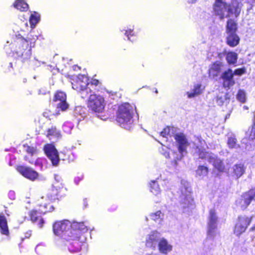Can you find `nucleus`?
Masks as SVG:
<instances>
[{
    "mask_svg": "<svg viewBox=\"0 0 255 255\" xmlns=\"http://www.w3.org/2000/svg\"><path fill=\"white\" fill-rule=\"evenodd\" d=\"M241 7L242 4L237 1H233L229 4L226 0H215L213 5L214 14L221 20L233 15L237 17L240 13Z\"/></svg>",
    "mask_w": 255,
    "mask_h": 255,
    "instance_id": "nucleus-1",
    "label": "nucleus"
},
{
    "mask_svg": "<svg viewBox=\"0 0 255 255\" xmlns=\"http://www.w3.org/2000/svg\"><path fill=\"white\" fill-rule=\"evenodd\" d=\"M196 146V152L200 158L204 159L212 164L219 172H224L225 166L222 160L214 153L205 151V141L201 137H197L194 141Z\"/></svg>",
    "mask_w": 255,
    "mask_h": 255,
    "instance_id": "nucleus-2",
    "label": "nucleus"
},
{
    "mask_svg": "<svg viewBox=\"0 0 255 255\" xmlns=\"http://www.w3.org/2000/svg\"><path fill=\"white\" fill-rule=\"evenodd\" d=\"M135 108L134 106L126 103L119 107L117 121L120 126L124 128L129 130L133 125V119Z\"/></svg>",
    "mask_w": 255,
    "mask_h": 255,
    "instance_id": "nucleus-3",
    "label": "nucleus"
},
{
    "mask_svg": "<svg viewBox=\"0 0 255 255\" xmlns=\"http://www.w3.org/2000/svg\"><path fill=\"white\" fill-rule=\"evenodd\" d=\"M10 48L15 58L22 63H28L31 56V49L28 47L27 40L21 36L17 37Z\"/></svg>",
    "mask_w": 255,
    "mask_h": 255,
    "instance_id": "nucleus-4",
    "label": "nucleus"
},
{
    "mask_svg": "<svg viewBox=\"0 0 255 255\" xmlns=\"http://www.w3.org/2000/svg\"><path fill=\"white\" fill-rule=\"evenodd\" d=\"M71 228L72 223L68 220L56 222L53 225L54 234L64 240H68L70 237H72L73 232Z\"/></svg>",
    "mask_w": 255,
    "mask_h": 255,
    "instance_id": "nucleus-5",
    "label": "nucleus"
},
{
    "mask_svg": "<svg viewBox=\"0 0 255 255\" xmlns=\"http://www.w3.org/2000/svg\"><path fill=\"white\" fill-rule=\"evenodd\" d=\"M87 97H89L87 105L89 109L96 113H102L106 106L104 98L99 94H94L92 91Z\"/></svg>",
    "mask_w": 255,
    "mask_h": 255,
    "instance_id": "nucleus-6",
    "label": "nucleus"
},
{
    "mask_svg": "<svg viewBox=\"0 0 255 255\" xmlns=\"http://www.w3.org/2000/svg\"><path fill=\"white\" fill-rule=\"evenodd\" d=\"M58 193L57 189L53 187L46 196H42L38 199L39 205L40 207L43 208V209H40L39 210L41 213H45L53 210V207L52 206H49V209L48 208V206L50 205L51 202L56 200Z\"/></svg>",
    "mask_w": 255,
    "mask_h": 255,
    "instance_id": "nucleus-7",
    "label": "nucleus"
},
{
    "mask_svg": "<svg viewBox=\"0 0 255 255\" xmlns=\"http://www.w3.org/2000/svg\"><path fill=\"white\" fill-rule=\"evenodd\" d=\"M72 88L80 92L81 97L83 99L87 98L89 93H91V89L88 87V79L84 75H79L76 77V81L72 83Z\"/></svg>",
    "mask_w": 255,
    "mask_h": 255,
    "instance_id": "nucleus-8",
    "label": "nucleus"
},
{
    "mask_svg": "<svg viewBox=\"0 0 255 255\" xmlns=\"http://www.w3.org/2000/svg\"><path fill=\"white\" fill-rule=\"evenodd\" d=\"M218 217L214 209H211L209 211L207 221V239L204 243L207 246L208 242L212 241L215 236L216 229L217 227Z\"/></svg>",
    "mask_w": 255,
    "mask_h": 255,
    "instance_id": "nucleus-9",
    "label": "nucleus"
},
{
    "mask_svg": "<svg viewBox=\"0 0 255 255\" xmlns=\"http://www.w3.org/2000/svg\"><path fill=\"white\" fill-rule=\"evenodd\" d=\"M181 194L180 196L181 208L184 212H188L194 207V201L191 195V188L189 187H184L181 189Z\"/></svg>",
    "mask_w": 255,
    "mask_h": 255,
    "instance_id": "nucleus-10",
    "label": "nucleus"
},
{
    "mask_svg": "<svg viewBox=\"0 0 255 255\" xmlns=\"http://www.w3.org/2000/svg\"><path fill=\"white\" fill-rule=\"evenodd\" d=\"M16 169L23 176L32 181L35 180L43 181L46 180L45 176L39 174L32 168L24 166H18L17 167Z\"/></svg>",
    "mask_w": 255,
    "mask_h": 255,
    "instance_id": "nucleus-11",
    "label": "nucleus"
},
{
    "mask_svg": "<svg viewBox=\"0 0 255 255\" xmlns=\"http://www.w3.org/2000/svg\"><path fill=\"white\" fill-rule=\"evenodd\" d=\"M66 94L62 91H57L55 94L53 101L57 110L53 114L54 115H59L60 111L65 112L68 109L69 104L66 101Z\"/></svg>",
    "mask_w": 255,
    "mask_h": 255,
    "instance_id": "nucleus-12",
    "label": "nucleus"
},
{
    "mask_svg": "<svg viewBox=\"0 0 255 255\" xmlns=\"http://www.w3.org/2000/svg\"><path fill=\"white\" fill-rule=\"evenodd\" d=\"M251 219V218L245 216L239 217L235 227L234 234L239 236L245 232L248 226L250 225Z\"/></svg>",
    "mask_w": 255,
    "mask_h": 255,
    "instance_id": "nucleus-13",
    "label": "nucleus"
},
{
    "mask_svg": "<svg viewBox=\"0 0 255 255\" xmlns=\"http://www.w3.org/2000/svg\"><path fill=\"white\" fill-rule=\"evenodd\" d=\"M44 150L45 154L50 160L53 166H57L59 162V157L57 150L51 144L45 145Z\"/></svg>",
    "mask_w": 255,
    "mask_h": 255,
    "instance_id": "nucleus-14",
    "label": "nucleus"
},
{
    "mask_svg": "<svg viewBox=\"0 0 255 255\" xmlns=\"http://www.w3.org/2000/svg\"><path fill=\"white\" fill-rule=\"evenodd\" d=\"M80 240V237L72 236V237L69 238V240H66L67 243L65 245L68 247V249L70 252H78L81 250L82 246L84 245V244Z\"/></svg>",
    "mask_w": 255,
    "mask_h": 255,
    "instance_id": "nucleus-15",
    "label": "nucleus"
},
{
    "mask_svg": "<svg viewBox=\"0 0 255 255\" xmlns=\"http://www.w3.org/2000/svg\"><path fill=\"white\" fill-rule=\"evenodd\" d=\"M161 238V235L159 232L156 231L151 232L146 237V247L155 250L157 247L158 244Z\"/></svg>",
    "mask_w": 255,
    "mask_h": 255,
    "instance_id": "nucleus-16",
    "label": "nucleus"
},
{
    "mask_svg": "<svg viewBox=\"0 0 255 255\" xmlns=\"http://www.w3.org/2000/svg\"><path fill=\"white\" fill-rule=\"evenodd\" d=\"M174 138L176 142L178 151H186L189 143L185 135L183 133H177L175 134Z\"/></svg>",
    "mask_w": 255,
    "mask_h": 255,
    "instance_id": "nucleus-17",
    "label": "nucleus"
},
{
    "mask_svg": "<svg viewBox=\"0 0 255 255\" xmlns=\"http://www.w3.org/2000/svg\"><path fill=\"white\" fill-rule=\"evenodd\" d=\"M255 197V189H252L249 192L244 194L239 201L241 208L244 210L251 203L252 200Z\"/></svg>",
    "mask_w": 255,
    "mask_h": 255,
    "instance_id": "nucleus-18",
    "label": "nucleus"
},
{
    "mask_svg": "<svg viewBox=\"0 0 255 255\" xmlns=\"http://www.w3.org/2000/svg\"><path fill=\"white\" fill-rule=\"evenodd\" d=\"M233 76L234 73L231 69H228L222 73L221 78L223 80V86L224 87L230 88L235 84Z\"/></svg>",
    "mask_w": 255,
    "mask_h": 255,
    "instance_id": "nucleus-19",
    "label": "nucleus"
},
{
    "mask_svg": "<svg viewBox=\"0 0 255 255\" xmlns=\"http://www.w3.org/2000/svg\"><path fill=\"white\" fill-rule=\"evenodd\" d=\"M224 64L220 61L215 62L209 69V76L214 78L217 77L223 69Z\"/></svg>",
    "mask_w": 255,
    "mask_h": 255,
    "instance_id": "nucleus-20",
    "label": "nucleus"
},
{
    "mask_svg": "<svg viewBox=\"0 0 255 255\" xmlns=\"http://www.w3.org/2000/svg\"><path fill=\"white\" fill-rule=\"evenodd\" d=\"M245 167L242 163L236 164L231 168L230 173L231 175L236 179H239L245 173Z\"/></svg>",
    "mask_w": 255,
    "mask_h": 255,
    "instance_id": "nucleus-21",
    "label": "nucleus"
},
{
    "mask_svg": "<svg viewBox=\"0 0 255 255\" xmlns=\"http://www.w3.org/2000/svg\"><path fill=\"white\" fill-rule=\"evenodd\" d=\"M72 236L79 237L80 232H85L87 231V227L83 222H74L72 223Z\"/></svg>",
    "mask_w": 255,
    "mask_h": 255,
    "instance_id": "nucleus-22",
    "label": "nucleus"
},
{
    "mask_svg": "<svg viewBox=\"0 0 255 255\" xmlns=\"http://www.w3.org/2000/svg\"><path fill=\"white\" fill-rule=\"evenodd\" d=\"M227 145L230 149L237 150L240 148V145L238 142L236 135L233 133L227 134Z\"/></svg>",
    "mask_w": 255,
    "mask_h": 255,
    "instance_id": "nucleus-23",
    "label": "nucleus"
},
{
    "mask_svg": "<svg viewBox=\"0 0 255 255\" xmlns=\"http://www.w3.org/2000/svg\"><path fill=\"white\" fill-rule=\"evenodd\" d=\"M204 90V87L201 84L197 83L194 84L193 88L190 91L187 92L188 98H192L200 95Z\"/></svg>",
    "mask_w": 255,
    "mask_h": 255,
    "instance_id": "nucleus-24",
    "label": "nucleus"
},
{
    "mask_svg": "<svg viewBox=\"0 0 255 255\" xmlns=\"http://www.w3.org/2000/svg\"><path fill=\"white\" fill-rule=\"evenodd\" d=\"M216 101L217 104L220 106L224 105L227 106L230 101L229 94L224 92L219 93L217 95Z\"/></svg>",
    "mask_w": 255,
    "mask_h": 255,
    "instance_id": "nucleus-25",
    "label": "nucleus"
},
{
    "mask_svg": "<svg viewBox=\"0 0 255 255\" xmlns=\"http://www.w3.org/2000/svg\"><path fill=\"white\" fill-rule=\"evenodd\" d=\"M157 247L160 252L163 254H167L172 249V246L163 238H161Z\"/></svg>",
    "mask_w": 255,
    "mask_h": 255,
    "instance_id": "nucleus-26",
    "label": "nucleus"
},
{
    "mask_svg": "<svg viewBox=\"0 0 255 255\" xmlns=\"http://www.w3.org/2000/svg\"><path fill=\"white\" fill-rule=\"evenodd\" d=\"M86 109L82 106H76L74 111L73 116L78 123L82 121L86 116Z\"/></svg>",
    "mask_w": 255,
    "mask_h": 255,
    "instance_id": "nucleus-27",
    "label": "nucleus"
},
{
    "mask_svg": "<svg viewBox=\"0 0 255 255\" xmlns=\"http://www.w3.org/2000/svg\"><path fill=\"white\" fill-rule=\"evenodd\" d=\"M46 136L50 140H55L61 137L60 131L58 130L55 126H52L47 130Z\"/></svg>",
    "mask_w": 255,
    "mask_h": 255,
    "instance_id": "nucleus-28",
    "label": "nucleus"
},
{
    "mask_svg": "<svg viewBox=\"0 0 255 255\" xmlns=\"http://www.w3.org/2000/svg\"><path fill=\"white\" fill-rule=\"evenodd\" d=\"M239 41L240 38L236 33L227 34V43L229 46L235 47L239 44Z\"/></svg>",
    "mask_w": 255,
    "mask_h": 255,
    "instance_id": "nucleus-29",
    "label": "nucleus"
},
{
    "mask_svg": "<svg viewBox=\"0 0 255 255\" xmlns=\"http://www.w3.org/2000/svg\"><path fill=\"white\" fill-rule=\"evenodd\" d=\"M0 230L1 233L7 235L9 233L6 219L3 214H0Z\"/></svg>",
    "mask_w": 255,
    "mask_h": 255,
    "instance_id": "nucleus-30",
    "label": "nucleus"
},
{
    "mask_svg": "<svg viewBox=\"0 0 255 255\" xmlns=\"http://www.w3.org/2000/svg\"><path fill=\"white\" fill-rule=\"evenodd\" d=\"M237 30V24L234 20L230 18L228 19L226 25V32L229 33H235Z\"/></svg>",
    "mask_w": 255,
    "mask_h": 255,
    "instance_id": "nucleus-31",
    "label": "nucleus"
},
{
    "mask_svg": "<svg viewBox=\"0 0 255 255\" xmlns=\"http://www.w3.org/2000/svg\"><path fill=\"white\" fill-rule=\"evenodd\" d=\"M13 6L21 11H26L28 9V5L24 0H16Z\"/></svg>",
    "mask_w": 255,
    "mask_h": 255,
    "instance_id": "nucleus-32",
    "label": "nucleus"
},
{
    "mask_svg": "<svg viewBox=\"0 0 255 255\" xmlns=\"http://www.w3.org/2000/svg\"><path fill=\"white\" fill-rule=\"evenodd\" d=\"M29 216L30 217V220L32 222H38V224L39 225V227L41 228L42 227V225L44 223L43 220L40 218L37 215V212L36 211L33 210L30 212L29 213Z\"/></svg>",
    "mask_w": 255,
    "mask_h": 255,
    "instance_id": "nucleus-33",
    "label": "nucleus"
},
{
    "mask_svg": "<svg viewBox=\"0 0 255 255\" xmlns=\"http://www.w3.org/2000/svg\"><path fill=\"white\" fill-rule=\"evenodd\" d=\"M121 31L124 33L129 41H132L131 37L135 36L133 26L128 27L127 29H121Z\"/></svg>",
    "mask_w": 255,
    "mask_h": 255,
    "instance_id": "nucleus-34",
    "label": "nucleus"
},
{
    "mask_svg": "<svg viewBox=\"0 0 255 255\" xmlns=\"http://www.w3.org/2000/svg\"><path fill=\"white\" fill-rule=\"evenodd\" d=\"M208 173V169L206 166L200 165L198 166L196 171V176L200 178H203L207 176Z\"/></svg>",
    "mask_w": 255,
    "mask_h": 255,
    "instance_id": "nucleus-35",
    "label": "nucleus"
},
{
    "mask_svg": "<svg viewBox=\"0 0 255 255\" xmlns=\"http://www.w3.org/2000/svg\"><path fill=\"white\" fill-rule=\"evenodd\" d=\"M238 55L234 52H229L226 55V60L230 64H234L237 62Z\"/></svg>",
    "mask_w": 255,
    "mask_h": 255,
    "instance_id": "nucleus-36",
    "label": "nucleus"
},
{
    "mask_svg": "<svg viewBox=\"0 0 255 255\" xmlns=\"http://www.w3.org/2000/svg\"><path fill=\"white\" fill-rule=\"evenodd\" d=\"M40 21V15L37 12H34L31 14L29 19V22L31 25V27L33 28L35 25Z\"/></svg>",
    "mask_w": 255,
    "mask_h": 255,
    "instance_id": "nucleus-37",
    "label": "nucleus"
},
{
    "mask_svg": "<svg viewBox=\"0 0 255 255\" xmlns=\"http://www.w3.org/2000/svg\"><path fill=\"white\" fill-rule=\"evenodd\" d=\"M150 191L155 195L160 193V189L156 181L153 180L150 183Z\"/></svg>",
    "mask_w": 255,
    "mask_h": 255,
    "instance_id": "nucleus-38",
    "label": "nucleus"
},
{
    "mask_svg": "<svg viewBox=\"0 0 255 255\" xmlns=\"http://www.w3.org/2000/svg\"><path fill=\"white\" fill-rule=\"evenodd\" d=\"M149 217L152 220L160 223L163 219V214L160 211H158L154 213L150 214Z\"/></svg>",
    "mask_w": 255,
    "mask_h": 255,
    "instance_id": "nucleus-39",
    "label": "nucleus"
},
{
    "mask_svg": "<svg viewBox=\"0 0 255 255\" xmlns=\"http://www.w3.org/2000/svg\"><path fill=\"white\" fill-rule=\"evenodd\" d=\"M74 127V125L70 122H65L62 126V129L64 132L67 134H70L71 130Z\"/></svg>",
    "mask_w": 255,
    "mask_h": 255,
    "instance_id": "nucleus-40",
    "label": "nucleus"
},
{
    "mask_svg": "<svg viewBox=\"0 0 255 255\" xmlns=\"http://www.w3.org/2000/svg\"><path fill=\"white\" fill-rule=\"evenodd\" d=\"M237 99L241 103H245L246 100L245 92L244 90H239L237 95Z\"/></svg>",
    "mask_w": 255,
    "mask_h": 255,
    "instance_id": "nucleus-41",
    "label": "nucleus"
},
{
    "mask_svg": "<svg viewBox=\"0 0 255 255\" xmlns=\"http://www.w3.org/2000/svg\"><path fill=\"white\" fill-rule=\"evenodd\" d=\"M37 39V36H32L29 35L27 37V39H25L27 40L28 43V47L31 49L32 47H34L35 42Z\"/></svg>",
    "mask_w": 255,
    "mask_h": 255,
    "instance_id": "nucleus-42",
    "label": "nucleus"
},
{
    "mask_svg": "<svg viewBox=\"0 0 255 255\" xmlns=\"http://www.w3.org/2000/svg\"><path fill=\"white\" fill-rule=\"evenodd\" d=\"M187 153V151L181 152L180 151H178V153L176 154V156L174 157L175 164H177V161L181 160L183 156Z\"/></svg>",
    "mask_w": 255,
    "mask_h": 255,
    "instance_id": "nucleus-43",
    "label": "nucleus"
},
{
    "mask_svg": "<svg viewBox=\"0 0 255 255\" xmlns=\"http://www.w3.org/2000/svg\"><path fill=\"white\" fill-rule=\"evenodd\" d=\"M172 129L173 130V128H170L169 127H167L165 128L161 132L160 135L163 137H166L167 135L171 136L170 130Z\"/></svg>",
    "mask_w": 255,
    "mask_h": 255,
    "instance_id": "nucleus-44",
    "label": "nucleus"
},
{
    "mask_svg": "<svg viewBox=\"0 0 255 255\" xmlns=\"http://www.w3.org/2000/svg\"><path fill=\"white\" fill-rule=\"evenodd\" d=\"M35 252L38 255H42L45 250V247L41 244H39L35 248Z\"/></svg>",
    "mask_w": 255,
    "mask_h": 255,
    "instance_id": "nucleus-45",
    "label": "nucleus"
},
{
    "mask_svg": "<svg viewBox=\"0 0 255 255\" xmlns=\"http://www.w3.org/2000/svg\"><path fill=\"white\" fill-rule=\"evenodd\" d=\"M45 160L42 158H38L35 161V165L39 167L41 170H43V163L44 162Z\"/></svg>",
    "mask_w": 255,
    "mask_h": 255,
    "instance_id": "nucleus-46",
    "label": "nucleus"
},
{
    "mask_svg": "<svg viewBox=\"0 0 255 255\" xmlns=\"http://www.w3.org/2000/svg\"><path fill=\"white\" fill-rule=\"evenodd\" d=\"M249 132H250V135L249 138L250 139L253 140L255 138V123H254V126L252 127L251 130H249Z\"/></svg>",
    "mask_w": 255,
    "mask_h": 255,
    "instance_id": "nucleus-47",
    "label": "nucleus"
},
{
    "mask_svg": "<svg viewBox=\"0 0 255 255\" xmlns=\"http://www.w3.org/2000/svg\"><path fill=\"white\" fill-rule=\"evenodd\" d=\"M246 72L245 68H238L236 69L233 72L234 75L241 76Z\"/></svg>",
    "mask_w": 255,
    "mask_h": 255,
    "instance_id": "nucleus-48",
    "label": "nucleus"
},
{
    "mask_svg": "<svg viewBox=\"0 0 255 255\" xmlns=\"http://www.w3.org/2000/svg\"><path fill=\"white\" fill-rule=\"evenodd\" d=\"M99 81L98 80L93 79L91 81V83H88L89 85H88V86H89V87L91 88V87L93 86H97L99 84Z\"/></svg>",
    "mask_w": 255,
    "mask_h": 255,
    "instance_id": "nucleus-49",
    "label": "nucleus"
},
{
    "mask_svg": "<svg viewBox=\"0 0 255 255\" xmlns=\"http://www.w3.org/2000/svg\"><path fill=\"white\" fill-rule=\"evenodd\" d=\"M161 152H162V153L164 155V156L166 158L169 157V152L168 151V150L167 149L166 147L165 149L162 148V151H161Z\"/></svg>",
    "mask_w": 255,
    "mask_h": 255,
    "instance_id": "nucleus-50",
    "label": "nucleus"
},
{
    "mask_svg": "<svg viewBox=\"0 0 255 255\" xmlns=\"http://www.w3.org/2000/svg\"><path fill=\"white\" fill-rule=\"evenodd\" d=\"M8 196L11 200H14L15 198V192L13 191H10L8 192Z\"/></svg>",
    "mask_w": 255,
    "mask_h": 255,
    "instance_id": "nucleus-51",
    "label": "nucleus"
},
{
    "mask_svg": "<svg viewBox=\"0 0 255 255\" xmlns=\"http://www.w3.org/2000/svg\"><path fill=\"white\" fill-rule=\"evenodd\" d=\"M161 181V184L162 185V186H165L166 187V189H168V184H169V182L167 180H163L162 181Z\"/></svg>",
    "mask_w": 255,
    "mask_h": 255,
    "instance_id": "nucleus-52",
    "label": "nucleus"
},
{
    "mask_svg": "<svg viewBox=\"0 0 255 255\" xmlns=\"http://www.w3.org/2000/svg\"><path fill=\"white\" fill-rule=\"evenodd\" d=\"M49 93V92L45 90V89H40L38 91V94L39 95H46V94H48Z\"/></svg>",
    "mask_w": 255,
    "mask_h": 255,
    "instance_id": "nucleus-53",
    "label": "nucleus"
},
{
    "mask_svg": "<svg viewBox=\"0 0 255 255\" xmlns=\"http://www.w3.org/2000/svg\"><path fill=\"white\" fill-rule=\"evenodd\" d=\"M82 178L80 177H76L74 179V182L76 184H78V183L82 180Z\"/></svg>",
    "mask_w": 255,
    "mask_h": 255,
    "instance_id": "nucleus-54",
    "label": "nucleus"
},
{
    "mask_svg": "<svg viewBox=\"0 0 255 255\" xmlns=\"http://www.w3.org/2000/svg\"><path fill=\"white\" fill-rule=\"evenodd\" d=\"M34 151V149L32 147H28L27 149V151L28 153H31V154H32L33 153Z\"/></svg>",
    "mask_w": 255,
    "mask_h": 255,
    "instance_id": "nucleus-55",
    "label": "nucleus"
},
{
    "mask_svg": "<svg viewBox=\"0 0 255 255\" xmlns=\"http://www.w3.org/2000/svg\"><path fill=\"white\" fill-rule=\"evenodd\" d=\"M197 0H188V3H194L197 1Z\"/></svg>",
    "mask_w": 255,
    "mask_h": 255,
    "instance_id": "nucleus-56",
    "label": "nucleus"
},
{
    "mask_svg": "<svg viewBox=\"0 0 255 255\" xmlns=\"http://www.w3.org/2000/svg\"><path fill=\"white\" fill-rule=\"evenodd\" d=\"M102 120H105L106 119V118L105 117V116H102V117H100Z\"/></svg>",
    "mask_w": 255,
    "mask_h": 255,
    "instance_id": "nucleus-57",
    "label": "nucleus"
},
{
    "mask_svg": "<svg viewBox=\"0 0 255 255\" xmlns=\"http://www.w3.org/2000/svg\"><path fill=\"white\" fill-rule=\"evenodd\" d=\"M251 230H252V231H255V226H254L253 227H252V228H251Z\"/></svg>",
    "mask_w": 255,
    "mask_h": 255,
    "instance_id": "nucleus-58",
    "label": "nucleus"
},
{
    "mask_svg": "<svg viewBox=\"0 0 255 255\" xmlns=\"http://www.w3.org/2000/svg\"><path fill=\"white\" fill-rule=\"evenodd\" d=\"M9 65L10 67H12V64L11 63H9Z\"/></svg>",
    "mask_w": 255,
    "mask_h": 255,
    "instance_id": "nucleus-59",
    "label": "nucleus"
},
{
    "mask_svg": "<svg viewBox=\"0 0 255 255\" xmlns=\"http://www.w3.org/2000/svg\"><path fill=\"white\" fill-rule=\"evenodd\" d=\"M243 108H244V109H246V110L248 109V108L246 106H244Z\"/></svg>",
    "mask_w": 255,
    "mask_h": 255,
    "instance_id": "nucleus-60",
    "label": "nucleus"
},
{
    "mask_svg": "<svg viewBox=\"0 0 255 255\" xmlns=\"http://www.w3.org/2000/svg\"><path fill=\"white\" fill-rule=\"evenodd\" d=\"M26 79H24L23 80V82H24V83H25V82H26Z\"/></svg>",
    "mask_w": 255,
    "mask_h": 255,
    "instance_id": "nucleus-61",
    "label": "nucleus"
},
{
    "mask_svg": "<svg viewBox=\"0 0 255 255\" xmlns=\"http://www.w3.org/2000/svg\"><path fill=\"white\" fill-rule=\"evenodd\" d=\"M6 214H7V215H8V216H9V214H8V213H6Z\"/></svg>",
    "mask_w": 255,
    "mask_h": 255,
    "instance_id": "nucleus-62",
    "label": "nucleus"
},
{
    "mask_svg": "<svg viewBox=\"0 0 255 255\" xmlns=\"http://www.w3.org/2000/svg\"><path fill=\"white\" fill-rule=\"evenodd\" d=\"M155 92H156V93H157V92H157V90L155 91Z\"/></svg>",
    "mask_w": 255,
    "mask_h": 255,
    "instance_id": "nucleus-63",
    "label": "nucleus"
}]
</instances>
